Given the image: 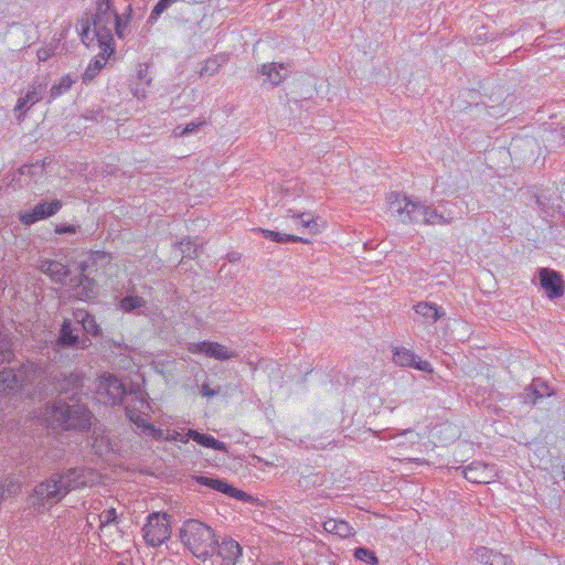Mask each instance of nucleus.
Masks as SVG:
<instances>
[{
  "instance_id": "nucleus-1",
  "label": "nucleus",
  "mask_w": 565,
  "mask_h": 565,
  "mask_svg": "<svg viewBox=\"0 0 565 565\" xmlns=\"http://www.w3.org/2000/svg\"><path fill=\"white\" fill-rule=\"evenodd\" d=\"M85 467H73L52 472L46 479L35 484L28 497V505L36 512H43L46 504L50 507L61 502L72 490L85 487Z\"/></svg>"
},
{
  "instance_id": "nucleus-2",
  "label": "nucleus",
  "mask_w": 565,
  "mask_h": 565,
  "mask_svg": "<svg viewBox=\"0 0 565 565\" xmlns=\"http://www.w3.org/2000/svg\"><path fill=\"white\" fill-rule=\"evenodd\" d=\"M45 418L52 429L87 431L92 426V413L79 399L72 404L58 398L45 406Z\"/></svg>"
},
{
  "instance_id": "nucleus-3",
  "label": "nucleus",
  "mask_w": 565,
  "mask_h": 565,
  "mask_svg": "<svg viewBox=\"0 0 565 565\" xmlns=\"http://www.w3.org/2000/svg\"><path fill=\"white\" fill-rule=\"evenodd\" d=\"M44 374V362L31 361L20 363L17 366L3 367L0 371V395L13 396L25 393L30 398V390Z\"/></svg>"
},
{
  "instance_id": "nucleus-4",
  "label": "nucleus",
  "mask_w": 565,
  "mask_h": 565,
  "mask_svg": "<svg viewBox=\"0 0 565 565\" xmlns=\"http://www.w3.org/2000/svg\"><path fill=\"white\" fill-rule=\"evenodd\" d=\"M36 385L30 390L32 401H43L54 393L68 394L71 401H76L78 391L84 386V377L81 372H49L44 362V374L40 377Z\"/></svg>"
},
{
  "instance_id": "nucleus-5",
  "label": "nucleus",
  "mask_w": 565,
  "mask_h": 565,
  "mask_svg": "<svg viewBox=\"0 0 565 565\" xmlns=\"http://www.w3.org/2000/svg\"><path fill=\"white\" fill-rule=\"evenodd\" d=\"M179 539L196 558L204 562L214 556L215 533L204 522L196 519L185 520L179 530Z\"/></svg>"
},
{
  "instance_id": "nucleus-6",
  "label": "nucleus",
  "mask_w": 565,
  "mask_h": 565,
  "mask_svg": "<svg viewBox=\"0 0 565 565\" xmlns=\"http://www.w3.org/2000/svg\"><path fill=\"white\" fill-rule=\"evenodd\" d=\"M110 257L102 250L90 252L87 259L81 263V276L74 288L75 296L82 301L95 299L98 295V284L89 275L98 270L99 266L109 264Z\"/></svg>"
},
{
  "instance_id": "nucleus-7",
  "label": "nucleus",
  "mask_w": 565,
  "mask_h": 565,
  "mask_svg": "<svg viewBox=\"0 0 565 565\" xmlns=\"http://www.w3.org/2000/svg\"><path fill=\"white\" fill-rule=\"evenodd\" d=\"M114 13L117 12L113 10L111 0H96L95 14H86L85 17V19H90L94 28V35L97 36L100 49H103L104 52L109 50L108 55H113L115 53L113 33L109 28L114 19Z\"/></svg>"
},
{
  "instance_id": "nucleus-8",
  "label": "nucleus",
  "mask_w": 565,
  "mask_h": 565,
  "mask_svg": "<svg viewBox=\"0 0 565 565\" xmlns=\"http://www.w3.org/2000/svg\"><path fill=\"white\" fill-rule=\"evenodd\" d=\"M76 320L64 319L54 342L57 350H86L92 345L87 334L82 333Z\"/></svg>"
},
{
  "instance_id": "nucleus-9",
  "label": "nucleus",
  "mask_w": 565,
  "mask_h": 565,
  "mask_svg": "<svg viewBox=\"0 0 565 565\" xmlns=\"http://www.w3.org/2000/svg\"><path fill=\"white\" fill-rule=\"evenodd\" d=\"M142 531L148 545L152 547L160 546L171 536L170 515L160 512L150 513Z\"/></svg>"
},
{
  "instance_id": "nucleus-10",
  "label": "nucleus",
  "mask_w": 565,
  "mask_h": 565,
  "mask_svg": "<svg viewBox=\"0 0 565 565\" xmlns=\"http://www.w3.org/2000/svg\"><path fill=\"white\" fill-rule=\"evenodd\" d=\"M127 387L125 384L113 374H104L99 377L96 398L104 405H121L127 395Z\"/></svg>"
},
{
  "instance_id": "nucleus-11",
  "label": "nucleus",
  "mask_w": 565,
  "mask_h": 565,
  "mask_svg": "<svg viewBox=\"0 0 565 565\" xmlns=\"http://www.w3.org/2000/svg\"><path fill=\"white\" fill-rule=\"evenodd\" d=\"M63 206L61 200L54 199L50 202L42 200L29 211H23L19 215V221L23 225H32L41 220H46L55 215Z\"/></svg>"
},
{
  "instance_id": "nucleus-12",
  "label": "nucleus",
  "mask_w": 565,
  "mask_h": 565,
  "mask_svg": "<svg viewBox=\"0 0 565 565\" xmlns=\"http://www.w3.org/2000/svg\"><path fill=\"white\" fill-rule=\"evenodd\" d=\"M537 275L541 288L544 289L551 300L557 299L564 295L565 282L558 271L544 267L537 270Z\"/></svg>"
},
{
  "instance_id": "nucleus-13",
  "label": "nucleus",
  "mask_w": 565,
  "mask_h": 565,
  "mask_svg": "<svg viewBox=\"0 0 565 565\" xmlns=\"http://www.w3.org/2000/svg\"><path fill=\"white\" fill-rule=\"evenodd\" d=\"M386 202L390 206L393 216L404 224L412 223V205H414L415 199L399 192H390L386 195Z\"/></svg>"
},
{
  "instance_id": "nucleus-14",
  "label": "nucleus",
  "mask_w": 565,
  "mask_h": 565,
  "mask_svg": "<svg viewBox=\"0 0 565 565\" xmlns=\"http://www.w3.org/2000/svg\"><path fill=\"white\" fill-rule=\"evenodd\" d=\"M189 351L193 354H204L220 361H226L237 356V352L228 350L225 345L213 341L192 343Z\"/></svg>"
},
{
  "instance_id": "nucleus-15",
  "label": "nucleus",
  "mask_w": 565,
  "mask_h": 565,
  "mask_svg": "<svg viewBox=\"0 0 565 565\" xmlns=\"http://www.w3.org/2000/svg\"><path fill=\"white\" fill-rule=\"evenodd\" d=\"M393 362L403 367H414L425 373H433V366L428 361L419 359L412 350L404 347L393 349Z\"/></svg>"
},
{
  "instance_id": "nucleus-16",
  "label": "nucleus",
  "mask_w": 565,
  "mask_h": 565,
  "mask_svg": "<svg viewBox=\"0 0 565 565\" xmlns=\"http://www.w3.org/2000/svg\"><path fill=\"white\" fill-rule=\"evenodd\" d=\"M194 480L196 483L211 488L217 492L227 494L231 498L247 501L250 497L242 491L233 487L232 484L227 483L225 480L218 479V478H210L205 476H196L194 477Z\"/></svg>"
},
{
  "instance_id": "nucleus-17",
  "label": "nucleus",
  "mask_w": 565,
  "mask_h": 565,
  "mask_svg": "<svg viewBox=\"0 0 565 565\" xmlns=\"http://www.w3.org/2000/svg\"><path fill=\"white\" fill-rule=\"evenodd\" d=\"M214 555L222 558V565H235L242 556V547L232 537H223L221 542L215 537Z\"/></svg>"
},
{
  "instance_id": "nucleus-18",
  "label": "nucleus",
  "mask_w": 565,
  "mask_h": 565,
  "mask_svg": "<svg viewBox=\"0 0 565 565\" xmlns=\"http://www.w3.org/2000/svg\"><path fill=\"white\" fill-rule=\"evenodd\" d=\"M552 395H554V390L548 386L547 382L541 377H535L524 388L520 397L524 404L535 405L541 398Z\"/></svg>"
},
{
  "instance_id": "nucleus-19",
  "label": "nucleus",
  "mask_w": 565,
  "mask_h": 565,
  "mask_svg": "<svg viewBox=\"0 0 565 565\" xmlns=\"http://www.w3.org/2000/svg\"><path fill=\"white\" fill-rule=\"evenodd\" d=\"M73 318L76 320V323L82 329V333L87 334V337L98 338L102 335V328L96 322L95 317L85 309H75L73 311Z\"/></svg>"
},
{
  "instance_id": "nucleus-20",
  "label": "nucleus",
  "mask_w": 565,
  "mask_h": 565,
  "mask_svg": "<svg viewBox=\"0 0 565 565\" xmlns=\"http://www.w3.org/2000/svg\"><path fill=\"white\" fill-rule=\"evenodd\" d=\"M121 405L125 407L126 416L134 413H142L145 408L149 407L145 394L140 390H128L125 402Z\"/></svg>"
},
{
  "instance_id": "nucleus-21",
  "label": "nucleus",
  "mask_w": 565,
  "mask_h": 565,
  "mask_svg": "<svg viewBox=\"0 0 565 565\" xmlns=\"http://www.w3.org/2000/svg\"><path fill=\"white\" fill-rule=\"evenodd\" d=\"M415 312L420 316L426 323L434 324L445 316L443 308L436 303L422 301L414 306Z\"/></svg>"
},
{
  "instance_id": "nucleus-22",
  "label": "nucleus",
  "mask_w": 565,
  "mask_h": 565,
  "mask_svg": "<svg viewBox=\"0 0 565 565\" xmlns=\"http://www.w3.org/2000/svg\"><path fill=\"white\" fill-rule=\"evenodd\" d=\"M259 73L266 76L265 82H268L273 87H275L285 79L287 68L284 64L269 63L263 64Z\"/></svg>"
},
{
  "instance_id": "nucleus-23",
  "label": "nucleus",
  "mask_w": 565,
  "mask_h": 565,
  "mask_svg": "<svg viewBox=\"0 0 565 565\" xmlns=\"http://www.w3.org/2000/svg\"><path fill=\"white\" fill-rule=\"evenodd\" d=\"M188 436L191 437L192 440L198 443L199 445L211 448L214 450H218L222 452H227V445L212 435L200 433L195 429H189Z\"/></svg>"
},
{
  "instance_id": "nucleus-24",
  "label": "nucleus",
  "mask_w": 565,
  "mask_h": 565,
  "mask_svg": "<svg viewBox=\"0 0 565 565\" xmlns=\"http://www.w3.org/2000/svg\"><path fill=\"white\" fill-rule=\"evenodd\" d=\"M454 216L450 212H447L444 205L431 207L428 205L426 218H423V224L427 225H447L450 224Z\"/></svg>"
},
{
  "instance_id": "nucleus-25",
  "label": "nucleus",
  "mask_w": 565,
  "mask_h": 565,
  "mask_svg": "<svg viewBox=\"0 0 565 565\" xmlns=\"http://www.w3.org/2000/svg\"><path fill=\"white\" fill-rule=\"evenodd\" d=\"M257 232L262 233V235L273 242L279 243V244H287V243H302L308 244L310 243L309 239L303 238L301 236L291 235V234H282L280 232L271 231V230H265V228H257Z\"/></svg>"
},
{
  "instance_id": "nucleus-26",
  "label": "nucleus",
  "mask_w": 565,
  "mask_h": 565,
  "mask_svg": "<svg viewBox=\"0 0 565 565\" xmlns=\"http://www.w3.org/2000/svg\"><path fill=\"white\" fill-rule=\"evenodd\" d=\"M137 72V86L132 89L134 95L137 98L146 97V87H149L152 82V77L149 74V65L148 64H139Z\"/></svg>"
},
{
  "instance_id": "nucleus-27",
  "label": "nucleus",
  "mask_w": 565,
  "mask_h": 565,
  "mask_svg": "<svg viewBox=\"0 0 565 565\" xmlns=\"http://www.w3.org/2000/svg\"><path fill=\"white\" fill-rule=\"evenodd\" d=\"M323 529L328 533L335 534L340 537H349L353 535V527L344 520L329 519L323 522Z\"/></svg>"
},
{
  "instance_id": "nucleus-28",
  "label": "nucleus",
  "mask_w": 565,
  "mask_h": 565,
  "mask_svg": "<svg viewBox=\"0 0 565 565\" xmlns=\"http://www.w3.org/2000/svg\"><path fill=\"white\" fill-rule=\"evenodd\" d=\"M47 88V81L45 78H36L26 90V100H30V105H34L42 100Z\"/></svg>"
},
{
  "instance_id": "nucleus-29",
  "label": "nucleus",
  "mask_w": 565,
  "mask_h": 565,
  "mask_svg": "<svg viewBox=\"0 0 565 565\" xmlns=\"http://www.w3.org/2000/svg\"><path fill=\"white\" fill-rule=\"evenodd\" d=\"M76 81L77 76H72L71 74L63 76L57 84L51 87L49 103L67 93Z\"/></svg>"
},
{
  "instance_id": "nucleus-30",
  "label": "nucleus",
  "mask_w": 565,
  "mask_h": 565,
  "mask_svg": "<svg viewBox=\"0 0 565 565\" xmlns=\"http://www.w3.org/2000/svg\"><path fill=\"white\" fill-rule=\"evenodd\" d=\"M102 51L104 50L102 49ZM108 52L109 50L107 52H102V54L99 55L100 58H95L89 62L87 68L85 70L82 76L84 83H89L90 81H93L95 76L102 71V68L105 65V61L111 56L108 55Z\"/></svg>"
},
{
  "instance_id": "nucleus-31",
  "label": "nucleus",
  "mask_w": 565,
  "mask_h": 565,
  "mask_svg": "<svg viewBox=\"0 0 565 565\" xmlns=\"http://www.w3.org/2000/svg\"><path fill=\"white\" fill-rule=\"evenodd\" d=\"M487 467L488 466L486 463H482L480 461H473L465 468L463 477L471 482H486L484 480H482V475Z\"/></svg>"
},
{
  "instance_id": "nucleus-32",
  "label": "nucleus",
  "mask_w": 565,
  "mask_h": 565,
  "mask_svg": "<svg viewBox=\"0 0 565 565\" xmlns=\"http://www.w3.org/2000/svg\"><path fill=\"white\" fill-rule=\"evenodd\" d=\"M226 60L225 55H214L213 57L207 58L201 67L200 76H212L216 74L223 64H225Z\"/></svg>"
},
{
  "instance_id": "nucleus-33",
  "label": "nucleus",
  "mask_w": 565,
  "mask_h": 565,
  "mask_svg": "<svg viewBox=\"0 0 565 565\" xmlns=\"http://www.w3.org/2000/svg\"><path fill=\"white\" fill-rule=\"evenodd\" d=\"M147 301L137 295H126L119 301V307L125 312H135L136 310L145 307Z\"/></svg>"
},
{
  "instance_id": "nucleus-34",
  "label": "nucleus",
  "mask_w": 565,
  "mask_h": 565,
  "mask_svg": "<svg viewBox=\"0 0 565 565\" xmlns=\"http://www.w3.org/2000/svg\"><path fill=\"white\" fill-rule=\"evenodd\" d=\"M77 29L81 35V40L85 45H89L95 39H97L96 35H94V28L90 22V19L82 18L77 23Z\"/></svg>"
},
{
  "instance_id": "nucleus-35",
  "label": "nucleus",
  "mask_w": 565,
  "mask_h": 565,
  "mask_svg": "<svg viewBox=\"0 0 565 565\" xmlns=\"http://www.w3.org/2000/svg\"><path fill=\"white\" fill-rule=\"evenodd\" d=\"M70 269L68 267L57 260H54L51 263V271H50V278L54 280L55 282L63 284L64 280L68 277Z\"/></svg>"
},
{
  "instance_id": "nucleus-36",
  "label": "nucleus",
  "mask_w": 565,
  "mask_h": 565,
  "mask_svg": "<svg viewBox=\"0 0 565 565\" xmlns=\"http://www.w3.org/2000/svg\"><path fill=\"white\" fill-rule=\"evenodd\" d=\"M178 1L179 0H159L152 8L147 22L150 24L157 22L160 15Z\"/></svg>"
},
{
  "instance_id": "nucleus-37",
  "label": "nucleus",
  "mask_w": 565,
  "mask_h": 565,
  "mask_svg": "<svg viewBox=\"0 0 565 565\" xmlns=\"http://www.w3.org/2000/svg\"><path fill=\"white\" fill-rule=\"evenodd\" d=\"M354 557L371 565L377 564V557L375 553L367 547L361 546L355 548Z\"/></svg>"
},
{
  "instance_id": "nucleus-38",
  "label": "nucleus",
  "mask_w": 565,
  "mask_h": 565,
  "mask_svg": "<svg viewBox=\"0 0 565 565\" xmlns=\"http://www.w3.org/2000/svg\"><path fill=\"white\" fill-rule=\"evenodd\" d=\"M412 207V223H423V218H426L428 205L422 204L420 201L415 199Z\"/></svg>"
},
{
  "instance_id": "nucleus-39",
  "label": "nucleus",
  "mask_w": 565,
  "mask_h": 565,
  "mask_svg": "<svg viewBox=\"0 0 565 565\" xmlns=\"http://www.w3.org/2000/svg\"><path fill=\"white\" fill-rule=\"evenodd\" d=\"M292 217L299 218L301 226L309 228L310 233L316 234L318 232V223L312 216H310V214H308V213L292 214Z\"/></svg>"
},
{
  "instance_id": "nucleus-40",
  "label": "nucleus",
  "mask_w": 565,
  "mask_h": 565,
  "mask_svg": "<svg viewBox=\"0 0 565 565\" xmlns=\"http://www.w3.org/2000/svg\"><path fill=\"white\" fill-rule=\"evenodd\" d=\"M494 553H495V551H493L489 547L479 546L475 551V557L478 562H480L482 564L491 565V558L494 555Z\"/></svg>"
},
{
  "instance_id": "nucleus-41",
  "label": "nucleus",
  "mask_w": 565,
  "mask_h": 565,
  "mask_svg": "<svg viewBox=\"0 0 565 565\" xmlns=\"http://www.w3.org/2000/svg\"><path fill=\"white\" fill-rule=\"evenodd\" d=\"M98 518H99L100 526H106V525L116 523L118 516H117L116 509L110 508V509L104 510L98 515Z\"/></svg>"
},
{
  "instance_id": "nucleus-42",
  "label": "nucleus",
  "mask_w": 565,
  "mask_h": 565,
  "mask_svg": "<svg viewBox=\"0 0 565 565\" xmlns=\"http://www.w3.org/2000/svg\"><path fill=\"white\" fill-rule=\"evenodd\" d=\"M82 232L81 225L74 224H57L55 225L54 233L55 234H77Z\"/></svg>"
},
{
  "instance_id": "nucleus-43",
  "label": "nucleus",
  "mask_w": 565,
  "mask_h": 565,
  "mask_svg": "<svg viewBox=\"0 0 565 565\" xmlns=\"http://www.w3.org/2000/svg\"><path fill=\"white\" fill-rule=\"evenodd\" d=\"M114 24L115 31L118 38L122 39L125 36V29L127 28V21H122L121 17L118 13H114Z\"/></svg>"
},
{
  "instance_id": "nucleus-44",
  "label": "nucleus",
  "mask_w": 565,
  "mask_h": 565,
  "mask_svg": "<svg viewBox=\"0 0 565 565\" xmlns=\"http://www.w3.org/2000/svg\"><path fill=\"white\" fill-rule=\"evenodd\" d=\"M298 483L300 488L309 489L310 487H315L316 484H318V476H301L298 480Z\"/></svg>"
},
{
  "instance_id": "nucleus-45",
  "label": "nucleus",
  "mask_w": 565,
  "mask_h": 565,
  "mask_svg": "<svg viewBox=\"0 0 565 565\" xmlns=\"http://www.w3.org/2000/svg\"><path fill=\"white\" fill-rule=\"evenodd\" d=\"M206 121L204 119H198L195 121H191L183 127V131H185L186 136L198 132L201 127L205 126Z\"/></svg>"
},
{
  "instance_id": "nucleus-46",
  "label": "nucleus",
  "mask_w": 565,
  "mask_h": 565,
  "mask_svg": "<svg viewBox=\"0 0 565 565\" xmlns=\"http://www.w3.org/2000/svg\"><path fill=\"white\" fill-rule=\"evenodd\" d=\"M191 437L188 436V431L185 434L173 430L171 434L167 435L164 440L167 441H179L182 444H186Z\"/></svg>"
},
{
  "instance_id": "nucleus-47",
  "label": "nucleus",
  "mask_w": 565,
  "mask_h": 565,
  "mask_svg": "<svg viewBox=\"0 0 565 565\" xmlns=\"http://www.w3.org/2000/svg\"><path fill=\"white\" fill-rule=\"evenodd\" d=\"M512 558L502 553L495 552L491 558V565H511Z\"/></svg>"
},
{
  "instance_id": "nucleus-48",
  "label": "nucleus",
  "mask_w": 565,
  "mask_h": 565,
  "mask_svg": "<svg viewBox=\"0 0 565 565\" xmlns=\"http://www.w3.org/2000/svg\"><path fill=\"white\" fill-rule=\"evenodd\" d=\"M192 242L190 239H182L180 242V249L183 253L184 256L194 258L196 256V247L191 250Z\"/></svg>"
},
{
  "instance_id": "nucleus-49",
  "label": "nucleus",
  "mask_w": 565,
  "mask_h": 565,
  "mask_svg": "<svg viewBox=\"0 0 565 565\" xmlns=\"http://www.w3.org/2000/svg\"><path fill=\"white\" fill-rule=\"evenodd\" d=\"M131 423H134L138 428L142 429L145 428L146 424L148 423L143 417L142 413H134L132 415L127 416Z\"/></svg>"
},
{
  "instance_id": "nucleus-50",
  "label": "nucleus",
  "mask_w": 565,
  "mask_h": 565,
  "mask_svg": "<svg viewBox=\"0 0 565 565\" xmlns=\"http://www.w3.org/2000/svg\"><path fill=\"white\" fill-rule=\"evenodd\" d=\"M35 169H39L40 173H42L44 170V167L39 166L38 163L30 164V166L25 164V166L21 167L20 172H21V174L34 175V174H36V172L34 171Z\"/></svg>"
},
{
  "instance_id": "nucleus-51",
  "label": "nucleus",
  "mask_w": 565,
  "mask_h": 565,
  "mask_svg": "<svg viewBox=\"0 0 565 565\" xmlns=\"http://www.w3.org/2000/svg\"><path fill=\"white\" fill-rule=\"evenodd\" d=\"M30 106V100H26V96H23L18 99L15 110L25 111Z\"/></svg>"
},
{
  "instance_id": "nucleus-52",
  "label": "nucleus",
  "mask_w": 565,
  "mask_h": 565,
  "mask_svg": "<svg viewBox=\"0 0 565 565\" xmlns=\"http://www.w3.org/2000/svg\"><path fill=\"white\" fill-rule=\"evenodd\" d=\"M218 391H215L209 386V384H203L201 387V394L205 397H213L217 395Z\"/></svg>"
},
{
  "instance_id": "nucleus-53",
  "label": "nucleus",
  "mask_w": 565,
  "mask_h": 565,
  "mask_svg": "<svg viewBox=\"0 0 565 565\" xmlns=\"http://www.w3.org/2000/svg\"><path fill=\"white\" fill-rule=\"evenodd\" d=\"M53 262L54 260H52V259L41 260L40 266H39L40 270L49 276L50 271H51V263H53Z\"/></svg>"
},
{
  "instance_id": "nucleus-54",
  "label": "nucleus",
  "mask_w": 565,
  "mask_h": 565,
  "mask_svg": "<svg viewBox=\"0 0 565 565\" xmlns=\"http://www.w3.org/2000/svg\"><path fill=\"white\" fill-rule=\"evenodd\" d=\"M151 437L156 440H164L166 436L163 435V430L161 428L154 427L153 431L151 433Z\"/></svg>"
},
{
  "instance_id": "nucleus-55",
  "label": "nucleus",
  "mask_w": 565,
  "mask_h": 565,
  "mask_svg": "<svg viewBox=\"0 0 565 565\" xmlns=\"http://www.w3.org/2000/svg\"><path fill=\"white\" fill-rule=\"evenodd\" d=\"M226 257L230 263H236L241 259V254L237 252H231Z\"/></svg>"
},
{
  "instance_id": "nucleus-56",
  "label": "nucleus",
  "mask_w": 565,
  "mask_h": 565,
  "mask_svg": "<svg viewBox=\"0 0 565 565\" xmlns=\"http://www.w3.org/2000/svg\"><path fill=\"white\" fill-rule=\"evenodd\" d=\"M183 127L182 125H178L174 129H173V136L174 137H184L186 136L185 131H183Z\"/></svg>"
},
{
  "instance_id": "nucleus-57",
  "label": "nucleus",
  "mask_w": 565,
  "mask_h": 565,
  "mask_svg": "<svg viewBox=\"0 0 565 565\" xmlns=\"http://www.w3.org/2000/svg\"><path fill=\"white\" fill-rule=\"evenodd\" d=\"M51 56V53L47 50H41L38 52V57L41 61H46Z\"/></svg>"
},
{
  "instance_id": "nucleus-58",
  "label": "nucleus",
  "mask_w": 565,
  "mask_h": 565,
  "mask_svg": "<svg viewBox=\"0 0 565 565\" xmlns=\"http://www.w3.org/2000/svg\"><path fill=\"white\" fill-rule=\"evenodd\" d=\"M154 427L156 426H153L152 424L147 423L145 428H142L141 430H142L143 434H146L148 436H151V433L153 431Z\"/></svg>"
},
{
  "instance_id": "nucleus-59",
  "label": "nucleus",
  "mask_w": 565,
  "mask_h": 565,
  "mask_svg": "<svg viewBox=\"0 0 565 565\" xmlns=\"http://www.w3.org/2000/svg\"><path fill=\"white\" fill-rule=\"evenodd\" d=\"M6 489H4V484H0V503L4 500L6 498Z\"/></svg>"
},
{
  "instance_id": "nucleus-60",
  "label": "nucleus",
  "mask_w": 565,
  "mask_h": 565,
  "mask_svg": "<svg viewBox=\"0 0 565 565\" xmlns=\"http://www.w3.org/2000/svg\"><path fill=\"white\" fill-rule=\"evenodd\" d=\"M116 565H125L122 562L117 563Z\"/></svg>"
}]
</instances>
